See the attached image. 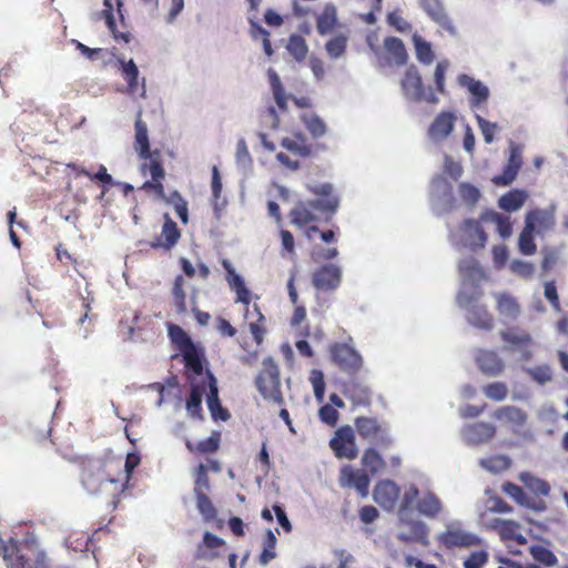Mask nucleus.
I'll use <instances>...</instances> for the list:
<instances>
[{
    "mask_svg": "<svg viewBox=\"0 0 568 568\" xmlns=\"http://www.w3.org/2000/svg\"><path fill=\"white\" fill-rule=\"evenodd\" d=\"M121 460L114 458H88L81 463L80 480L83 488L93 496L101 497L115 509L123 495V484L115 478Z\"/></svg>",
    "mask_w": 568,
    "mask_h": 568,
    "instance_id": "nucleus-1",
    "label": "nucleus"
},
{
    "mask_svg": "<svg viewBox=\"0 0 568 568\" xmlns=\"http://www.w3.org/2000/svg\"><path fill=\"white\" fill-rule=\"evenodd\" d=\"M308 191L318 196L317 200L300 201L290 212L291 223L298 227L318 220V214H328L325 219L329 221L339 206V200L334 194L331 183L307 185Z\"/></svg>",
    "mask_w": 568,
    "mask_h": 568,
    "instance_id": "nucleus-2",
    "label": "nucleus"
},
{
    "mask_svg": "<svg viewBox=\"0 0 568 568\" xmlns=\"http://www.w3.org/2000/svg\"><path fill=\"white\" fill-rule=\"evenodd\" d=\"M168 333L175 349L183 357L185 369L195 376H201L203 374V349L197 347L190 335L176 324H170Z\"/></svg>",
    "mask_w": 568,
    "mask_h": 568,
    "instance_id": "nucleus-3",
    "label": "nucleus"
},
{
    "mask_svg": "<svg viewBox=\"0 0 568 568\" xmlns=\"http://www.w3.org/2000/svg\"><path fill=\"white\" fill-rule=\"evenodd\" d=\"M255 385L264 399L280 405L284 403L281 390L280 368L273 358L267 357L263 361L262 369L255 379Z\"/></svg>",
    "mask_w": 568,
    "mask_h": 568,
    "instance_id": "nucleus-4",
    "label": "nucleus"
},
{
    "mask_svg": "<svg viewBox=\"0 0 568 568\" xmlns=\"http://www.w3.org/2000/svg\"><path fill=\"white\" fill-rule=\"evenodd\" d=\"M400 88L404 97L412 102H426L435 104L438 98L430 87H426L423 82L422 74L415 64H410L402 80Z\"/></svg>",
    "mask_w": 568,
    "mask_h": 568,
    "instance_id": "nucleus-5",
    "label": "nucleus"
},
{
    "mask_svg": "<svg viewBox=\"0 0 568 568\" xmlns=\"http://www.w3.org/2000/svg\"><path fill=\"white\" fill-rule=\"evenodd\" d=\"M332 362L348 375L357 374L363 367L362 355L347 343H334L329 346Z\"/></svg>",
    "mask_w": 568,
    "mask_h": 568,
    "instance_id": "nucleus-6",
    "label": "nucleus"
},
{
    "mask_svg": "<svg viewBox=\"0 0 568 568\" xmlns=\"http://www.w3.org/2000/svg\"><path fill=\"white\" fill-rule=\"evenodd\" d=\"M141 173L143 175L149 173L152 178L150 181H145L142 184L141 190L145 191L146 193L153 192L160 199H166L163 186L165 171L162 164L161 152H156L154 160L151 162H143L141 164Z\"/></svg>",
    "mask_w": 568,
    "mask_h": 568,
    "instance_id": "nucleus-7",
    "label": "nucleus"
},
{
    "mask_svg": "<svg viewBox=\"0 0 568 568\" xmlns=\"http://www.w3.org/2000/svg\"><path fill=\"white\" fill-rule=\"evenodd\" d=\"M329 447L339 459H355L358 455V449L353 428L348 425L339 427L331 438Z\"/></svg>",
    "mask_w": 568,
    "mask_h": 568,
    "instance_id": "nucleus-8",
    "label": "nucleus"
},
{
    "mask_svg": "<svg viewBox=\"0 0 568 568\" xmlns=\"http://www.w3.org/2000/svg\"><path fill=\"white\" fill-rule=\"evenodd\" d=\"M548 217L540 211H531L526 215L525 226L519 234L518 248L523 255H532L537 251L534 232L537 225H547Z\"/></svg>",
    "mask_w": 568,
    "mask_h": 568,
    "instance_id": "nucleus-9",
    "label": "nucleus"
},
{
    "mask_svg": "<svg viewBox=\"0 0 568 568\" xmlns=\"http://www.w3.org/2000/svg\"><path fill=\"white\" fill-rule=\"evenodd\" d=\"M267 78L270 82V87L273 93L274 101L277 108L285 112L287 111V102L292 100L297 108L308 109L312 108V100L308 97H292L286 93L285 88L276 73V71L272 68L267 70Z\"/></svg>",
    "mask_w": 568,
    "mask_h": 568,
    "instance_id": "nucleus-10",
    "label": "nucleus"
},
{
    "mask_svg": "<svg viewBox=\"0 0 568 568\" xmlns=\"http://www.w3.org/2000/svg\"><path fill=\"white\" fill-rule=\"evenodd\" d=\"M354 425L363 439L373 440L381 447H387L392 444V439L386 429L376 418L359 416L355 419Z\"/></svg>",
    "mask_w": 568,
    "mask_h": 568,
    "instance_id": "nucleus-11",
    "label": "nucleus"
},
{
    "mask_svg": "<svg viewBox=\"0 0 568 568\" xmlns=\"http://www.w3.org/2000/svg\"><path fill=\"white\" fill-rule=\"evenodd\" d=\"M438 541L446 549H454L478 546L481 540L477 535L466 531L460 527L448 526L446 530L439 535Z\"/></svg>",
    "mask_w": 568,
    "mask_h": 568,
    "instance_id": "nucleus-12",
    "label": "nucleus"
},
{
    "mask_svg": "<svg viewBox=\"0 0 568 568\" xmlns=\"http://www.w3.org/2000/svg\"><path fill=\"white\" fill-rule=\"evenodd\" d=\"M419 7L433 22L447 33L450 36L457 34L456 27L448 16L443 0H419Z\"/></svg>",
    "mask_w": 568,
    "mask_h": 568,
    "instance_id": "nucleus-13",
    "label": "nucleus"
},
{
    "mask_svg": "<svg viewBox=\"0 0 568 568\" xmlns=\"http://www.w3.org/2000/svg\"><path fill=\"white\" fill-rule=\"evenodd\" d=\"M342 282V270L335 264H324L312 274V284L318 291H334Z\"/></svg>",
    "mask_w": 568,
    "mask_h": 568,
    "instance_id": "nucleus-14",
    "label": "nucleus"
},
{
    "mask_svg": "<svg viewBox=\"0 0 568 568\" xmlns=\"http://www.w3.org/2000/svg\"><path fill=\"white\" fill-rule=\"evenodd\" d=\"M369 477L363 469H354L349 465L341 468L339 485L342 487H354L361 497L365 498L369 491Z\"/></svg>",
    "mask_w": 568,
    "mask_h": 568,
    "instance_id": "nucleus-15",
    "label": "nucleus"
},
{
    "mask_svg": "<svg viewBox=\"0 0 568 568\" xmlns=\"http://www.w3.org/2000/svg\"><path fill=\"white\" fill-rule=\"evenodd\" d=\"M209 393L206 394V404L214 420L226 422L231 415L224 408L219 398L217 381L211 371H206Z\"/></svg>",
    "mask_w": 568,
    "mask_h": 568,
    "instance_id": "nucleus-16",
    "label": "nucleus"
},
{
    "mask_svg": "<svg viewBox=\"0 0 568 568\" xmlns=\"http://www.w3.org/2000/svg\"><path fill=\"white\" fill-rule=\"evenodd\" d=\"M104 9L102 10V14L104 17L105 23L110 32L112 33L115 41H122L124 43H129L131 40V33L129 31H119L116 29L115 20H114V7L116 6L118 13L120 16L121 21L123 22L124 17L122 13L123 3L121 0H103Z\"/></svg>",
    "mask_w": 568,
    "mask_h": 568,
    "instance_id": "nucleus-17",
    "label": "nucleus"
},
{
    "mask_svg": "<svg viewBox=\"0 0 568 568\" xmlns=\"http://www.w3.org/2000/svg\"><path fill=\"white\" fill-rule=\"evenodd\" d=\"M399 487L392 480H381L374 488V500L385 510H393L397 504Z\"/></svg>",
    "mask_w": 568,
    "mask_h": 568,
    "instance_id": "nucleus-18",
    "label": "nucleus"
},
{
    "mask_svg": "<svg viewBox=\"0 0 568 568\" xmlns=\"http://www.w3.org/2000/svg\"><path fill=\"white\" fill-rule=\"evenodd\" d=\"M181 232L176 223L170 217L169 214H164V222L162 225L161 235L156 236L150 246L153 248L171 250L180 240Z\"/></svg>",
    "mask_w": 568,
    "mask_h": 568,
    "instance_id": "nucleus-19",
    "label": "nucleus"
},
{
    "mask_svg": "<svg viewBox=\"0 0 568 568\" xmlns=\"http://www.w3.org/2000/svg\"><path fill=\"white\" fill-rule=\"evenodd\" d=\"M491 528L499 535L504 541H514L517 545H525L526 537L521 532V527L514 520L496 518L491 521Z\"/></svg>",
    "mask_w": 568,
    "mask_h": 568,
    "instance_id": "nucleus-20",
    "label": "nucleus"
},
{
    "mask_svg": "<svg viewBox=\"0 0 568 568\" xmlns=\"http://www.w3.org/2000/svg\"><path fill=\"white\" fill-rule=\"evenodd\" d=\"M135 129V140H134V150L138 152L139 158L143 160V162H151L154 160L155 153L160 152L159 150H150V142L148 135V126L146 123L142 120L141 115L135 120L134 123Z\"/></svg>",
    "mask_w": 568,
    "mask_h": 568,
    "instance_id": "nucleus-21",
    "label": "nucleus"
},
{
    "mask_svg": "<svg viewBox=\"0 0 568 568\" xmlns=\"http://www.w3.org/2000/svg\"><path fill=\"white\" fill-rule=\"evenodd\" d=\"M206 392L209 393L206 376L199 383L191 381V392L186 400V410L192 418L203 419L202 397Z\"/></svg>",
    "mask_w": 568,
    "mask_h": 568,
    "instance_id": "nucleus-22",
    "label": "nucleus"
},
{
    "mask_svg": "<svg viewBox=\"0 0 568 568\" xmlns=\"http://www.w3.org/2000/svg\"><path fill=\"white\" fill-rule=\"evenodd\" d=\"M455 121L456 116L452 112H440L428 129L429 138L436 141L446 139L453 132Z\"/></svg>",
    "mask_w": 568,
    "mask_h": 568,
    "instance_id": "nucleus-23",
    "label": "nucleus"
},
{
    "mask_svg": "<svg viewBox=\"0 0 568 568\" xmlns=\"http://www.w3.org/2000/svg\"><path fill=\"white\" fill-rule=\"evenodd\" d=\"M185 446L187 450L195 456H209L215 454L221 446V433L219 430H213L207 438L199 442L186 439Z\"/></svg>",
    "mask_w": 568,
    "mask_h": 568,
    "instance_id": "nucleus-24",
    "label": "nucleus"
},
{
    "mask_svg": "<svg viewBox=\"0 0 568 568\" xmlns=\"http://www.w3.org/2000/svg\"><path fill=\"white\" fill-rule=\"evenodd\" d=\"M476 363L479 369L488 376H496L504 369V362L494 351H479L476 356Z\"/></svg>",
    "mask_w": 568,
    "mask_h": 568,
    "instance_id": "nucleus-25",
    "label": "nucleus"
},
{
    "mask_svg": "<svg viewBox=\"0 0 568 568\" xmlns=\"http://www.w3.org/2000/svg\"><path fill=\"white\" fill-rule=\"evenodd\" d=\"M496 434V428L489 423H474L464 429L465 438L473 444H481L490 440Z\"/></svg>",
    "mask_w": 568,
    "mask_h": 568,
    "instance_id": "nucleus-26",
    "label": "nucleus"
},
{
    "mask_svg": "<svg viewBox=\"0 0 568 568\" xmlns=\"http://www.w3.org/2000/svg\"><path fill=\"white\" fill-rule=\"evenodd\" d=\"M222 265L227 272V282L230 286L236 293V301L248 306L251 302V292L246 287L244 280L239 274H236L235 270L232 267L227 260H224Z\"/></svg>",
    "mask_w": 568,
    "mask_h": 568,
    "instance_id": "nucleus-27",
    "label": "nucleus"
},
{
    "mask_svg": "<svg viewBox=\"0 0 568 568\" xmlns=\"http://www.w3.org/2000/svg\"><path fill=\"white\" fill-rule=\"evenodd\" d=\"M384 48L387 53L388 63L404 65L407 62L408 54L402 39L397 37H386Z\"/></svg>",
    "mask_w": 568,
    "mask_h": 568,
    "instance_id": "nucleus-28",
    "label": "nucleus"
},
{
    "mask_svg": "<svg viewBox=\"0 0 568 568\" xmlns=\"http://www.w3.org/2000/svg\"><path fill=\"white\" fill-rule=\"evenodd\" d=\"M344 394L357 406H368L372 400L371 389L356 381L344 384Z\"/></svg>",
    "mask_w": 568,
    "mask_h": 568,
    "instance_id": "nucleus-29",
    "label": "nucleus"
},
{
    "mask_svg": "<svg viewBox=\"0 0 568 568\" xmlns=\"http://www.w3.org/2000/svg\"><path fill=\"white\" fill-rule=\"evenodd\" d=\"M225 545V541L216 535L205 531L203 535V541L197 547V558L212 560L220 557V552L216 551Z\"/></svg>",
    "mask_w": 568,
    "mask_h": 568,
    "instance_id": "nucleus-30",
    "label": "nucleus"
},
{
    "mask_svg": "<svg viewBox=\"0 0 568 568\" xmlns=\"http://www.w3.org/2000/svg\"><path fill=\"white\" fill-rule=\"evenodd\" d=\"M494 417L516 427H521L527 422V414L523 409L510 405L496 409Z\"/></svg>",
    "mask_w": 568,
    "mask_h": 568,
    "instance_id": "nucleus-31",
    "label": "nucleus"
},
{
    "mask_svg": "<svg viewBox=\"0 0 568 568\" xmlns=\"http://www.w3.org/2000/svg\"><path fill=\"white\" fill-rule=\"evenodd\" d=\"M480 220L485 223L495 224L498 234L503 239L509 237L513 233V222L508 215L495 211H486L481 214Z\"/></svg>",
    "mask_w": 568,
    "mask_h": 568,
    "instance_id": "nucleus-32",
    "label": "nucleus"
},
{
    "mask_svg": "<svg viewBox=\"0 0 568 568\" xmlns=\"http://www.w3.org/2000/svg\"><path fill=\"white\" fill-rule=\"evenodd\" d=\"M281 145L300 158H307L312 153V146L303 133H295L293 138H284Z\"/></svg>",
    "mask_w": 568,
    "mask_h": 568,
    "instance_id": "nucleus-33",
    "label": "nucleus"
},
{
    "mask_svg": "<svg viewBox=\"0 0 568 568\" xmlns=\"http://www.w3.org/2000/svg\"><path fill=\"white\" fill-rule=\"evenodd\" d=\"M497 311L501 316L515 320L520 313V306L516 298L508 293L496 294Z\"/></svg>",
    "mask_w": 568,
    "mask_h": 568,
    "instance_id": "nucleus-34",
    "label": "nucleus"
},
{
    "mask_svg": "<svg viewBox=\"0 0 568 568\" xmlns=\"http://www.w3.org/2000/svg\"><path fill=\"white\" fill-rule=\"evenodd\" d=\"M121 64V73L123 79L128 84V91L131 94H136L140 92L139 90V69L134 61L130 59L129 61H124L123 59H119Z\"/></svg>",
    "mask_w": 568,
    "mask_h": 568,
    "instance_id": "nucleus-35",
    "label": "nucleus"
},
{
    "mask_svg": "<svg viewBox=\"0 0 568 568\" xmlns=\"http://www.w3.org/2000/svg\"><path fill=\"white\" fill-rule=\"evenodd\" d=\"M417 510L425 517L435 518L442 511V501L434 493H427L417 500Z\"/></svg>",
    "mask_w": 568,
    "mask_h": 568,
    "instance_id": "nucleus-36",
    "label": "nucleus"
},
{
    "mask_svg": "<svg viewBox=\"0 0 568 568\" xmlns=\"http://www.w3.org/2000/svg\"><path fill=\"white\" fill-rule=\"evenodd\" d=\"M463 230L467 233L470 244L476 247H484L487 241V235L479 221L474 219L465 220Z\"/></svg>",
    "mask_w": 568,
    "mask_h": 568,
    "instance_id": "nucleus-37",
    "label": "nucleus"
},
{
    "mask_svg": "<svg viewBox=\"0 0 568 568\" xmlns=\"http://www.w3.org/2000/svg\"><path fill=\"white\" fill-rule=\"evenodd\" d=\"M468 322L479 328L490 329L494 325L491 314L484 306H473L467 313Z\"/></svg>",
    "mask_w": 568,
    "mask_h": 568,
    "instance_id": "nucleus-38",
    "label": "nucleus"
},
{
    "mask_svg": "<svg viewBox=\"0 0 568 568\" xmlns=\"http://www.w3.org/2000/svg\"><path fill=\"white\" fill-rule=\"evenodd\" d=\"M185 280L182 275H178L171 288L173 304L178 314H185L186 307V293H185Z\"/></svg>",
    "mask_w": 568,
    "mask_h": 568,
    "instance_id": "nucleus-39",
    "label": "nucleus"
},
{
    "mask_svg": "<svg viewBox=\"0 0 568 568\" xmlns=\"http://www.w3.org/2000/svg\"><path fill=\"white\" fill-rule=\"evenodd\" d=\"M527 199V193L523 190H511L504 194L498 202L500 209L513 212L519 210Z\"/></svg>",
    "mask_w": 568,
    "mask_h": 568,
    "instance_id": "nucleus-40",
    "label": "nucleus"
},
{
    "mask_svg": "<svg viewBox=\"0 0 568 568\" xmlns=\"http://www.w3.org/2000/svg\"><path fill=\"white\" fill-rule=\"evenodd\" d=\"M459 81L463 85H467L469 92L473 95V99L476 104H480L485 101H487L489 97V91L486 85H484L480 81L475 80L466 74H463L459 78Z\"/></svg>",
    "mask_w": 568,
    "mask_h": 568,
    "instance_id": "nucleus-41",
    "label": "nucleus"
},
{
    "mask_svg": "<svg viewBox=\"0 0 568 568\" xmlns=\"http://www.w3.org/2000/svg\"><path fill=\"white\" fill-rule=\"evenodd\" d=\"M413 43L417 60L425 65L432 64L435 60L432 44L418 34L413 36Z\"/></svg>",
    "mask_w": 568,
    "mask_h": 568,
    "instance_id": "nucleus-42",
    "label": "nucleus"
},
{
    "mask_svg": "<svg viewBox=\"0 0 568 568\" xmlns=\"http://www.w3.org/2000/svg\"><path fill=\"white\" fill-rule=\"evenodd\" d=\"M529 554L539 565L554 567L558 562L557 556L546 546L537 544L529 547Z\"/></svg>",
    "mask_w": 568,
    "mask_h": 568,
    "instance_id": "nucleus-43",
    "label": "nucleus"
},
{
    "mask_svg": "<svg viewBox=\"0 0 568 568\" xmlns=\"http://www.w3.org/2000/svg\"><path fill=\"white\" fill-rule=\"evenodd\" d=\"M140 462H141V458H140L139 453H136V452L129 453L126 455L124 465L123 466L121 465L120 470L115 471V478H120L122 480L123 493L125 491V489L128 487V483L131 478V475H132L134 468L138 467Z\"/></svg>",
    "mask_w": 568,
    "mask_h": 568,
    "instance_id": "nucleus-44",
    "label": "nucleus"
},
{
    "mask_svg": "<svg viewBox=\"0 0 568 568\" xmlns=\"http://www.w3.org/2000/svg\"><path fill=\"white\" fill-rule=\"evenodd\" d=\"M362 465L375 475L385 468L386 463L376 449L367 448L362 456Z\"/></svg>",
    "mask_w": 568,
    "mask_h": 568,
    "instance_id": "nucleus-45",
    "label": "nucleus"
},
{
    "mask_svg": "<svg viewBox=\"0 0 568 568\" xmlns=\"http://www.w3.org/2000/svg\"><path fill=\"white\" fill-rule=\"evenodd\" d=\"M337 22L336 10L333 6H326L323 13L317 17L316 29L322 36L329 33Z\"/></svg>",
    "mask_w": 568,
    "mask_h": 568,
    "instance_id": "nucleus-46",
    "label": "nucleus"
},
{
    "mask_svg": "<svg viewBox=\"0 0 568 568\" xmlns=\"http://www.w3.org/2000/svg\"><path fill=\"white\" fill-rule=\"evenodd\" d=\"M347 43L348 37L343 33L332 37L325 43V50L327 55L334 60L339 59L346 52Z\"/></svg>",
    "mask_w": 568,
    "mask_h": 568,
    "instance_id": "nucleus-47",
    "label": "nucleus"
},
{
    "mask_svg": "<svg viewBox=\"0 0 568 568\" xmlns=\"http://www.w3.org/2000/svg\"><path fill=\"white\" fill-rule=\"evenodd\" d=\"M500 336L505 343L516 348L524 347L530 343L529 334L517 327H509L503 331Z\"/></svg>",
    "mask_w": 568,
    "mask_h": 568,
    "instance_id": "nucleus-48",
    "label": "nucleus"
},
{
    "mask_svg": "<svg viewBox=\"0 0 568 568\" xmlns=\"http://www.w3.org/2000/svg\"><path fill=\"white\" fill-rule=\"evenodd\" d=\"M287 51L298 62L305 60L308 53V47L305 39L300 34H292L288 39Z\"/></svg>",
    "mask_w": 568,
    "mask_h": 568,
    "instance_id": "nucleus-49",
    "label": "nucleus"
},
{
    "mask_svg": "<svg viewBox=\"0 0 568 568\" xmlns=\"http://www.w3.org/2000/svg\"><path fill=\"white\" fill-rule=\"evenodd\" d=\"M2 549L7 568H26L27 560L20 554L17 544L6 545Z\"/></svg>",
    "mask_w": 568,
    "mask_h": 568,
    "instance_id": "nucleus-50",
    "label": "nucleus"
},
{
    "mask_svg": "<svg viewBox=\"0 0 568 568\" xmlns=\"http://www.w3.org/2000/svg\"><path fill=\"white\" fill-rule=\"evenodd\" d=\"M301 121L314 139L321 138L326 133V124L315 113L303 114Z\"/></svg>",
    "mask_w": 568,
    "mask_h": 568,
    "instance_id": "nucleus-51",
    "label": "nucleus"
},
{
    "mask_svg": "<svg viewBox=\"0 0 568 568\" xmlns=\"http://www.w3.org/2000/svg\"><path fill=\"white\" fill-rule=\"evenodd\" d=\"M195 497H196V507H197L199 511L201 513V515L206 520L214 519L216 517V509H215L213 503L211 501V499L209 498L207 493L197 491V494H195Z\"/></svg>",
    "mask_w": 568,
    "mask_h": 568,
    "instance_id": "nucleus-52",
    "label": "nucleus"
},
{
    "mask_svg": "<svg viewBox=\"0 0 568 568\" xmlns=\"http://www.w3.org/2000/svg\"><path fill=\"white\" fill-rule=\"evenodd\" d=\"M168 203L174 206V210L180 217V220L186 224L189 221V210L187 202L181 195L180 192L173 191L168 199H165Z\"/></svg>",
    "mask_w": 568,
    "mask_h": 568,
    "instance_id": "nucleus-53",
    "label": "nucleus"
},
{
    "mask_svg": "<svg viewBox=\"0 0 568 568\" xmlns=\"http://www.w3.org/2000/svg\"><path fill=\"white\" fill-rule=\"evenodd\" d=\"M412 535H399V539L403 541H419L423 544H427L428 529L426 525L422 521H410L409 523Z\"/></svg>",
    "mask_w": 568,
    "mask_h": 568,
    "instance_id": "nucleus-54",
    "label": "nucleus"
},
{
    "mask_svg": "<svg viewBox=\"0 0 568 568\" xmlns=\"http://www.w3.org/2000/svg\"><path fill=\"white\" fill-rule=\"evenodd\" d=\"M264 548L262 554L260 555V564L267 565L271 560L276 557L275 546H276V537L272 530L266 531V536L264 539Z\"/></svg>",
    "mask_w": 568,
    "mask_h": 568,
    "instance_id": "nucleus-55",
    "label": "nucleus"
},
{
    "mask_svg": "<svg viewBox=\"0 0 568 568\" xmlns=\"http://www.w3.org/2000/svg\"><path fill=\"white\" fill-rule=\"evenodd\" d=\"M254 312H255L257 318L255 322H251L248 324V327H250V331L253 335L255 343L257 345H261L263 342V338H264V334H265V327H264L265 317L256 304H254Z\"/></svg>",
    "mask_w": 568,
    "mask_h": 568,
    "instance_id": "nucleus-56",
    "label": "nucleus"
},
{
    "mask_svg": "<svg viewBox=\"0 0 568 568\" xmlns=\"http://www.w3.org/2000/svg\"><path fill=\"white\" fill-rule=\"evenodd\" d=\"M484 394L496 402L504 400L508 395V387L503 382H494L483 388Z\"/></svg>",
    "mask_w": 568,
    "mask_h": 568,
    "instance_id": "nucleus-57",
    "label": "nucleus"
},
{
    "mask_svg": "<svg viewBox=\"0 0 568 568\" xmlns=\"http://www.w3.org/2000/svg\"><path fill=\"white\" fill-rule=\"evenodd\" d=\"M310 382L313 386L315 398L318 402H323L325 395V379L323 372L320 369H312L310 374Z\"/></svg>",
    "mask_w": 568,
    "mask_h": 568,
    "instance_id": "nucleus-58",
    "label": "nucleus"
},
{
    "mask_svg": "<svg viewBox=\"0 0 568 568\" xmlns=\"http://www.w3.org/2000/svg\"><path fill=\"white\" fill-rule=\"evenodd\" d=\"M338 255L337 247H324L321 245H314L311 250V258L316 262H324L334 260Z\"/></svg>",
    "mask_w": 568,
    "mask_h": 568,
    "instance_id": "nucleus-59",
    "label": "nucleus"
},
{
    "mask_svg": "<svg viewBox=\"0 0 568 568\" xmlns=\"http://www.w3.org/2000/svg\"><path fill=\"white\" fill-rule=\"evenodd\" d=\"M194 494L197 491L207 493L210 490V478L207 475V466L200 464L195 471Z\"/></svg>",
    "mask_w": 568,
    "mask_h": 568,
    "instance_id": "nucleus-60",
    "label": "nucleus"
},
{
    "mask_svg": "<svg viewBox=\"0 0 568 568\" xmlns=\"http://www.w3.org/2000/svg\"><path fill=\"white\" fill-rule=\"evenodd\" d=\"M78 175H84L89 178L91 181L97 180L103 183L104 185H112L113 179L111 174L108 173L106 168L103 164H100L97 173H91L87 169L82 168L78 171Z\"/></svg>",
    "mask_w": 568,
    "mask_h": 568,
    "instance_id": "nucleus-61",
    "label": "nucleus"
},
{
    "mask_svg": "<svg viewBox=\"0 0 568 568\" xmlns=\"http://www.w3.org/2000/svg\"><path fill=\"white\" fill-rule=\"evenodd\" d=\"M501 490L520 505H526L528 501L527 494L525 493V490L520 486L511 481L504 483L501 486Z\"/></svg>",
    "mask_w": 568,
    "mask_h": 568,
    "instance_id": "nucleus-62",
    "label": "nucleus"
},
{
    "mask_svg": "<svg viewBox=\"0 0 568 568\" xmlns=\"http://www.w3.org/2000/svg\"><path fill=\"white\" fill-rule=\"evenodd\" d=\"M458 192L462 200L468 204H475L480 197L479 190L469 183H460Z\"/></svg>",
    "mask_w": 568,
    "mask_h": 568,
    "instance_id": "nucleus-63",
    "label": "nucleus"
},
{
    "mask_svg": "<svg viewBox=\"0 0 568 568\" xmlns=\"http://www.w3.org/2000/svg\"><path fill=\"white\" fill-rule=\"evenodd\" d=\"M486 550L473 551L464 561V568H481L488 561Z\"/></svg>",
    "mask_w": 568,
    "mask_h": 568,
    "instance_id": "nucleus-64",
    "label": "nucleus"
}]
</instances>
